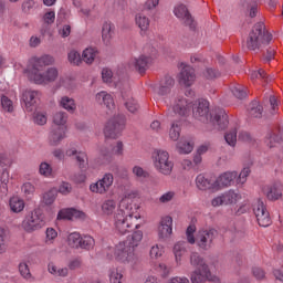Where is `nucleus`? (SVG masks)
Instances as JSON below:
<instances>
[{
  "label": "nucleus",
  "mask_w": 283,
  "mask_h": 283,
  "mask_svg": "<svg viewBox=\"0 0 283 283\" xmlns=\"http://www.w3.org/2000/svg\"><path fill=\"white\" fill-rule=\"evenodd\" d=\"M169 116H187L192 109V116L200 123H208L212 129H226L229 125V115L224 111H216L209 114V101L198 99L195 103L185 97H175L174 102H167Z\"/></svg>",
  "instance_id": "f257e3e1"
},
{
  "label": "nucleus",
  "mask_w": 283,
  "mask_h": 283,
  "mask_svg": "<svg viewBox=\"0 0 283 283\" xmlns=\"http://www.w3.org/2000/svg\"><path fill=\"white\" fill-rule=\"evenodd\" d=\"M140 211V203L138 202V191L132 190L125 192L120 199L116 214L114 216L115 231L119 235H125L135 226V229H140L143 226V216ZM139 222V223H138Z\"/></svg>",
  "instance_id": "f03ea898"
},
{
  "label": "nucleus",
  "mask_w": 283,
  "mask_h": 283,
  "mask_svg": "<svg viewBox=\"0 0 283 283\" xmlns=\"http://www.w3.org/2000/svg\"><path fill=\"white\" fill-rule=\"evenodd\" d=\"M54 63L55 60L52 55L34 56L29 61L24 72L28 78L35 83V85H50V83H54L59 78V69L55 66L48 67L54 65ZM44 67L48 69L43 71Z\"/></svg>",
  "instance_id": "7ed1b4c3"
},
{
  "label": "nucleus",
  "mask_w": 283,
  "mask_h": 283,
  "mask_svg": "<svg viewBox=\"0 0 283 283\" xmlns=\"http://www.w3.org/2000/svg\"><path fill=\"white\" fill-rule=\"evenodd\" d=\"M104 255L107 260H115L118 264H124V266H130L132 269L138 264V254L123 241L114 247H106Z\"/></svg>",
  "instance_id": "20e7f679"
},
{
  "label": "nucleus",
  "mask_w": 283,
  "mask_h": 283,
  "mask_svg": "<svg viewBox=\"0 0 283 283\" xmlns=\"http://www.w3.org/2000/svg\"><path fill=\"white\" fill-rule=\"evenodd\" d=\"M273 41V35L266 32L264 24L258 23L253 27L247 40V48L252 52L266 48Z\"/></svg>",
  "instance_id": "39448f33"
},
{
  "label": "nucleus",
  "mask_w": 283,
  "mask_h": 283,
  "mask_svg": "<svg viewBox=\"0 0 283 283\" xmlns=\"http://www.w3.org/2000/svg\"><path fill=\"white\" fill-rule=\"evenodd\" d=\"M21 227L25 233H34L45 227V214L39 209L29 212L22 220Z\"/></svg>",
  "instance_id": "423d86ee"
},
{
  "label": "nucleus",
  "mask_w": 283,
  "mask_h": 283,
  "mask_svg": "<svg viewBox=\"0 0 283 283\" xmlns=\"http://www.w3.org/2000/svg\"><path fill=\"white\" fill-rule=\"evenodd\" d=\"M153 165L156 171L163 176H171L174 171V161L169 159V153L167 150H156L153 154Z\"/></svg>",
  "instance_id": "0eeeda50"
},
{
  "label": "nucleus",
  "mask_w": 283,
  "mask_h": 283,
  "mask_svg": "<svg viewBox=\"0 0 283 283\" xmlns=\"http://www.w3.org/2000/svg\"><path fill=\"white\" fill-rule=\"evenodd\" d=\"M113 185L114 175L112 172H105L99 179L90 185V191L98 196H105V193L112 189Z\"/></svg>",
  "instance_id": "6e6552de"
},
{
  "label": "nucleus",
  "mask_w": 283,
  "mask_h": 283,
  "mask_svg": "<svg viewBox=\"0 0 283 283\" xmlns=\"http://www.w3.org/2000/svg\"><path fill=\"white\" fill-rule=\"evenodd\" d=\"M218 235V231L216 229H202L199 230L197 237L195 239V244L202 249V251H209L211 247H213V240Z\"/></svg>",
  "instance_id": "1a4fd4ad"
},
{
  "label": "nucleus",
  "mask_w": 283,
  "mask_h": 283,
  "mask_svg": "<svg viewBox=\"0 0 283 283\" xmlns=\"http://www.w3.org/2000/svg\"><path fill=\"white\" fill-rule=\"evenodd\" d=\"M123 129H125V118L123 116L113 117L105 125V138H118Z\"/></svg>",
  "instance_id": "9d476101"
},
{
  "label": "nucleus",
  "mask_w": 283,
  "mask_h": 283,
  "mask_svg": "<svg viewBox=\"0 0 283 283\" xmlns=\"http://www.w3.org/2000/svg\"><path fill=\"white\" fill-rule=\"evenodd\" d=\"M253 213L260 227H271V217L262 199H256L253 202Z\"/></svg>",
  "instance_id": "9b49d317"
},
{
  "label": "nucleus",
  "mask_w": 283,
  "mask_h": 283,
  "mask_svg": "<svg viewBox=\"0 0 283 283\" xmlns=\"http://www.w3.org/2000/svg\"><path fill=\"white\" fill-rule=\"evenodd\" d=\"M40 98L41 93H39V91H24L21 95V104L23 109L25 112H34Z\"/></svg>",
  "instance_id": "f8f14e48"
},
{
  "label": "nucleus",
  "mask_w": 283,
  "mask_h": 283,
  "mask_svg": "<svg viewBox=\"0 0 283 283\" xmlns=\"http://www.w3.org/2000/svg\"><path fill=\"white\" fill-rule=\"evenodd\" d=\"M174 233V219L170 216H165L160 219L157 228V235L161 242L169 240Z\"/></svg>",
  "instance_id": "ddd939ff"
},
{
  "label": "nucleus",
  "mask_w": 283,
  "mask_h": 283,
  "mask_svg": "<svg viewBox=\"0 0 283 283\" xmlns=\"http://www.w3.org/2000/svg\"><path fill=\"white\" fill-rule=\"evenodd\" d=\"M180 67L181 70L177 75L180 85H185V87H191V85L196 83V70L185 63H181Z\"/></svg>",
  "instance_id": "4468645a"
},
{
  "label": "nucleus",
  "mask_w": 283,
  "mask_h": 283,
  "mask_svg": "<svg viewBox=\"0 0 283 283\" xmlns=\"http://www.w3.org/2000/svg\"><path fill=\"white\" fill-rule=\"evenodd\" d=\"M65 138H67V128L55 126L49 133V145L51 147H59Z\"/></svg>",
  "instance_id": "2eb2a0df"
},
{
  "label": "nucleus",
  "mask_w": 283,
  "mask_h": 283,
  "mask_svg": "<svg viewBox=\"0 0 283 283\" xmlns=\"http://www.w3.org/2000/svg\"><path fill=\"white\" fill-rule=\"evenodd\" d=\"M238 178V171H226L221 174L216 180L214 186L217 189H223L224 187H232V185H235V180Z\"/></svg>",
  "instance_id": "dca6fc26"
},
{
  "label": "nucleus",
  "mask_w": 283,
  "mask_h": 283,
  "mask_svg": "<svg viewBox=\"0 0 283 283\" xmlns=\"http://www.w3.org/2000/svg\"><path fill=\"white\" fill-rule=\"evenodd\" d=\"M95 103L102 105L108 109V112H114L116 109V104L114 103V95L107 91H101L95 94Z\"/></svg>",
  "instance_id": "f3484780"
},
{
  "label": "nucleus",
  "mask_w": 283,
  "mask_h": 283,
  "mask_svg": "<svg viewBox=\"0 0 283 283\" xmlns=\"http://www.w3.org/2000/svg\"><path fill=\"white\" fill-rule=\"evenodd\" d=\"M218 282L217 276H211V270H195L190 274L191 283Z\"/></svg>",
  "instance_id": "a211bd4d"
},
{
  "label": "nucleus",
  "mask_w": 283,
  "mask_h": 283,
  "mask_svg": "<svg viewBox=\"0 0 283 283\" xmlns=\"http://www.w3.org/2000/svg\"><path fill=\"white\" fill-rule=\"evenodd\" d=\"M151 63V56L139 55L138 57H134L128 62L130 70H136L140 74L147 72V67Z\"/></svg>",
  "instance_id": "6ab92c4d"
},
{
  "label": "nucleus",
  "mask_w": 283,
  "mask_h": 283,
  "mask_svg": "<svg viewBox=\"0 0 283 283\" xmlns=\"http://www.w3.org/2000/svg\"><path fill=\"white\" fill-rule=\"evenodd\" d=\"M102 81L108 84L114 83L115 87L119 88L123 87V85H127V80H125V77H116V75H114V73L109 69L102 70Z\"/></svg>",
  "instance_id": "aec40b11"
},
{
  "label": "nucleus",
  "mask_w": 283,
  "mask_h": 283,
  "mask_svg": "<svg viewBox=\"0 0 283 283\" xmlns=\"http://www.w3.org/2000/svg\"><path fill=\"white\" fill-rule=\"evenodd\" d=\"M262 191L268 200H280V198H282V184L275 182L264 186Z\"/></svg>",
  "instance_id": "412c9836"
},
{
  "label": "nucleus",
  "mask_w": 283,
  "mask_h": 283,
  "mask_svg": "<svg viewBox=\"0 0 283 283\" xmlns=\"http://www.w3.org/2000/svg\"><path fill=\"white\" fill-rule=\"evenodd\" d=\"M174 14L175 17H177V19H179V21H182L185 25H189V28H191L193 23V18H191V14H189V10L186 6L178 4L177 7H175Z\"/></svg>",
  "instance_id": "4be33fe9"
},
{
  "label": "nucleus",
  "mask_w": 283,
  "mask_h": 283,
  "mask_svg": "<svg viewBox=\"0 0 283 283\" xmlns=\"http://www.w3.org/2000/svg\"><path fill=\"white\" fill-rule=\"evenodd\" d=\"M174 77L167 75L160 80L159 84L155 87V92H157L159 96H167V94L171 92V87H174Z\"/></svg>",
  "instance_id": "5701e85b"
},
{
  "label": "nucleus",
  "mask_w": 283,
  "mask_h": 283,
  "mask_svg": "<svg viewBox=\"0 0 283 283\" xmlns=\"http://www.w3.org/2000/svg\"><path fill=\"white\" fill-rule=\"evenodd\" d=\"M195 184L199 191H209V189H217L216 181H212L210 178L205 176L203 174H199L196 179Z\"/></svg>",
  "instance_id": "b1692460"
},
{
  "label": "nucleus",
  "mask_w": 283,
  "mask_h": 283,
  "mask_svg": "<svg viewBox=\"0 0 283 283\" xmlns=\"http://www.w3.org/2000/svg\"><path fill=\"white\" fill-rule=\"evenodd\" d=\"M76 218H85V212L74 208H66L57 213V220H74Z\"/></svg>",
  "instance_id": "393cba45"
},
{
  "label": "nucleus",
  "mask_w": 283,
  "mask_h": 283,
  "mask_svg": "<svg viewBox=\"0 0 283 283\" xmlns=\"http://www.w3.org/2000/svg\"><path fill=\"white\" fill-rule=\"evenodd\" d=\"M116 34V27L112 22H105L102 27V41L105 45L112 43Z\"/></svg>",
  "instance_id": "a878e982"
},
{
  "label": "nucleus",
  "mask_w": 283,
  "mask_h": 283,
  "mask_svg": "<svg viewBox=\"0 0 283 283\" xmlns=\"http://www.w3.org/2000/svg\"><path fill=\"white\" fill-rule=\"evenodd\" d=\"M122 242L136 252V249H138L140 242H143V231L137 230L133 232L132 235H128L127 239Z\"/></svg>",
  "instance_id": "bb28decb"
},
{
  "label": "nucleus",
  "mask_w": 283,
  "mask_h": 283,
  "mask_svg": "<svg viewBox=\"0 0 283 283\" xmlns=\"http://www.w3.org/2000/svg\"><path fill=\"white\" fill-rule=\"evenodd\" d=\"M9 209L11 213H22L25 209V200L19 196H13L9 199Z\"/></svg>",
  "instance_id": "cd10ccee"
},
{
  "label": "nucleus",
  "mask_w": 283,
  "mask_h": 283,
  "mask_svg": "<svg viewBox=\"0 0 283 283\" xmlns=\"http://www.w3.org/2000/svg\"><path fill=\"white\" fill-rule=\"evenodd\" d=\"M190 264L196 269V271H209V265L198 252H192L190 254Z\"/></svg>",
  "instance_id": "c85d7f7f"
},
{
  "label": "nucleus",
  "mask_w": 283,
  "mask_h": 283,
  "mask_svg": "<svg viewBox=\"0 0 283 283\" xmlns=\"http://www.w3.org/2000/svg\"><path fill=\"white\" fill-rule=\"evenodd\" d=\"M135 23L140 30V35L145 36V34H147V30H149V23H151V21L147 15H145V13H137L135 15Z\"/></svg>",
  "instance_id": "c756f323"
},
{
  "label": "nucleus",
  "mask_w": 283,
  "mask_h": 283,
  "mask_svg": "<svg viewBox=\"0 0 283 283\" xmlns=\"http://www.w3.org/2000/svg\"><path fill=\"white\" fill-rule=\"evenodd\" d=\"M176 264L182 262V256L187 253V243L185 241H178L172 248Z\"/></svg>",
  "instance_id": "7c9ffc66"
},
{
  "label": "nucleus",
  "mask_w": 283,
  "mask_h": 283,
  "mask_svg": "<svg viewBox=\"0 0 283 283\" xmlns=\"http://www.w3.org/2000/svg\"><path fill=\"white\" fill-rule=\"evenodd\" d=\"M59 105L62 109L69 112V114H74V112H76V102L67 95H64L59 99Z\"/></svg>",
  "instance_id": "2f4dec72"
},
{
  "label": "nucleus",
  "mask_w": 283,
  "mask_h": 283,
  "mask_svg": "<svg viewBox=\"0 0 283 283\" xmlns=\"http://www.w3.org/2000/svg\"><path fill=\"white\" fill-rule=\"evenodd\" d=\"M109 283H125V272L120 268H111L108 270Z\"/></svg>",
  "instance_id": "473e14b6"
},
{
  "label": "nucleus",
  "mask_w": 283,
  "mask_h": 283,
  "mask_svg": "<svg viewBox=\"0 0 283 283\" xmlns=\"http://www.w3.org/2000/svg\"><path fill=\"white\" fill-rule=\"evenodd\" d=\"M8 182H10V171L3 169L0 176V198L8 196Z\"/></svg>",
  "instance_id": "72a5a7b5"
},
{
  "label": "nucleus",
  "mask_w": 283,
  "mask_h": 283,
  "mask_svg": "<svg viewBox=\"0 0 283 283\" xmlns=\"http://www.w3.org/2000/svg\"><path fill=\"white\" fill-rule=\"evenodd\" d=\"M222 196L226 205H235L239 200H242V195L233 189L223 192Z\"/></svg>",
  "instance_id": "f704fd0d"
},
{
  "label": "nucleus",
  "mask_w": 283,
  "mask_h": 283,
  "mask_svg": "<svg viewBox=\"0 0 283 283\" xmlns=\"http://www.w3.org/2000/svg\"><path fill=\"white\" fill-rule=\"evenodd\" d=\"M56 86L64 87V90L73 92V90H76V81L72 76L60 77V80L56 83Z\"/></svg>",
  "instance_id": "c9c22d12"
},
{
  "label": "nucleus",
  "mask_w": 283,
  "mask_h": 283,
  "mask_svg": "<svg viewBox=\"0 0 283 283\" xmlns=\"http://www.w3.org/2000/svg\"><path fill=\"white\" fill-rule=\"evenodd\" d=\"M101 211L104 216H114V211H116V200H104L101 206Z\"/></svg>",
  "instance_id": "e433bc0d"
},
{
  "label": "nucleus",
  "mask_w": 283,
  "mask_h": 283,
  "mask_svg": "<svg viewBox=\"0 0 283 283\" xmlns=\"http://www.w3.org/2000/svg\"><path fill=\"white\" fill-rule=\"evenodd\" d=\"M96 54H98L96 49L86 48L82 53V61H84V63L87 65H92V63H94V59H96Z\"/></svg>",
  "instance_id": "4c0bfd02"
},
{
  "label": "nucleus",
  "mask_w": 283,
  "mask_h": 283,
  "mask_svg": "<svg viewBox=\"0 0 283 283\" xmlns=\"http://www.w3.org/2000/svg\"><path fill=\"white\" fill-rule=\"evenodd\" d=\"M38 171L43 178H52V176H54V168H52V165L48 161L40 163Z\"/></svg>",
  "instance_id": "58836bf2"
},
{
  "label": "nucleus",
  "mask_w": 283,
  "mask_h": 283,
  "mask_svg": "<svg viewBox=\"0 0 283 283\" xmlns=\"http://www.w3.org/2000/svg\"><path fill=\"white\" fill-rule=\"evenodd\" d=\"M66 242L71 249H81V233L78 232L70 233L67 235Z\"/></svg>",
  "instance_id": "ea45409f"
},
{
  "label": "nucleus",
  "mask_w": 283,
  "mask_h": 283,
  "mask_svg": "<svg viewBox=\"0 0 283 283\" xmlns=\"http://www.w3.org/2000/svg\"><path fill=\"white\" fill-rule=\"evenodd\" d=\"M165 255V247L163 244H154L149 250L150 260H160Z\"/></svg>",
  "instance_id": "a19ab883"
},
{
  "label": "nucleus",
  "mask_w": 283,
  "mask_h": 283,
  "mask_svg": "<svg viewBox=\"0 0 283 283\" xmlns=\"http://www.w3.org/2000/svg\"><path fill=\"white\" fill-rule=\"evenodd\" d=\"M56 238H59V232L54 228H46L44 243L46 247H52L54 242H56Z\"/></svg>",
  "instance_id": "79ce46f5"
},
{
  "label": "nucleus",
  "mask_w": 283,
  "mask_h": 283,
  "mask_svg": "<svg viewBox=\"0 0 283 283\" xmlns=\"http://www.w3.org/2000/svg\"><path fill=\"white\" fill-rule=\"evenodd\" d=\"M19 273L27 282H34V276L30 272V266L25 262L19 264Z\"/></svg>",
  "instance_id": "37998d69"
},
{
  "label": "nucleus",
  "mask_w": 283,
  "mask_h": 283,
  "mask_svg": "<svg viewBox=\"0 0 283 283\" xmlns=\"http://www.w3.org/2000/svg\"><path fill=\"white\" fill-rule=\"evenodd\" d=\"M95 245L96 241L92 238V235L81 237L80 249H84L85 251H92Z\"/></svg>",
  "instance_id": "c03bdc74"
},
{
  "label": "nucleus",
  "mask_w": 283,
  "mask_h": 283,
  "mask_svg": "<svg viewBox=\"0 0 283 283\" xmlns=\"http://www.w3.org/2000/svg\"><path fill=\"white\" fill-rule=\"evenodd\" d=\"M249 176H251V168L244 167L237 176L235 182L238 187H244V185H247Z\"/></svg>",
  "instance_id": "a18cd8bd"
},
{
  "label": "nucleus",
  "mask_w": 283,
  "mask_h": 283,
  "mask_svg": "<svg viewBox=\"0 0 283 283\" xmlns=\"http://www.w3.org/2000/svg\"><path fill=\"white\" fill-rule=\"evenodd\" d=\"M176 148L180 154H191L193 151V144L181 139L177 143Z\"/></svg>",
  "instance_id": "49530a36"
},
{
  "label": "nucleus",
  "mask_w": 283,
  "mask_h": 283,
  "mask_svg": "<svg viewBox=\"0 0 283 283\" xmlns=\"http://www.w3.org/2000/svg\"><path fill=\"white\" fill-rule=\"evenodd\" d=\"M57 191L56 189L52 188L51 190L44 192L42 202L46 205V207H50L54 205L56 200Z\"/></svg>",
  "instance_id": "de8ad7c7"
},
{
  "label": "nucleus",
  "mask_w": 283,
  "mask_h": 283,
  "mask_svg": "<svg viewBox=\"0 0 283 283\" xmlns=\"http://www.w3.org/2000/svg\"><path fill=\"white\" fill-rule=\"evenodd\" d=\"M221 73L214 67H206L201 74L207 81H213L220 78Z\"/></svg>",
  "instance_id": "09e8293b"
},
{
  "label": "nucleus",
  "mask_w": 283,
  "mask_h": 283,
  "mask_svg": "<svg viewBox=\"0 0 283 283\" xmlns=\"http://www.w3.org/2000/svg\"><path fill=\"white\" fill-rule=\"evenodd\" d=\"M176 200V192L174 190H168L163 192L161 196L158 198L159 205H169Z\"/></svg>",
  "instance_id": "8fccbe9b"
},
{
  "label": "nucleus",
  "mask_w": 283,
  "mask_h": 283,
  "mask_svg": "<svg viewBox=\"0 0 283 283\" xmlns=\"http://www.w3.org/2000/svg\"><path fill=\"white\" fill-rule=\"evenodd\" d=\"M263 108L260 102H252L249 107V114L253 118H261L262 117Z\"/></svg>",
  "instance_id": "3c124183"
},
{
  "label": "nucleus",
  "mask_w": 283,
  "mask_h": 283,
  "mask_svg": "<svg viewBox=\"0 0 283 283\" xmlns=\"http://www.w3.org/2000/svg\"><path fill=\"white\" fill-rule=\"evenodd\" d=\"M0 101H1V107L4 112H8L9 114H12L14 112V102H12V99H10L6 95H2Z\"/></svg>",
  "instance_id": "603ef678"
},
{
  "label": "nucleus",
  "mask_w": 283,
  "mask_h": 283,
  "mask_svg": "<svg viewBox=\"0 0 283 283\" xmlns=\"http://www.w3.org/2000/svg\"><path fill=\"white\" fill-rule=\"evenodd\" d=\"M54 125L57 127H65L64 125L67 123V113L65 112H57L53 116Z\"/></svg>",
  "instance_id": "864d4df0"
},
{
  "label": "nucleus",
  "mask_w": 283,
  "mask_h": 283,
  "mask_svg": "<svg viewBox=\"0 0 283 283\" xmlns=\"http://www.w3.org/2000/svg\"><path fill=\"white\" fill-rule=\"evenodd\" d=\"M67 60L71 65H81V63H83V57H81V53L76 50H71L69 52Z\"/></svg>",
  "instance_id": "5fc2aeb1"
},
{
  "label": "nucleus",
  "mask_w": 283,
  "mask_h": 283,
  "mask_svg": "<svg viewBox=\"0 0 283 283\" xmlns=\"http://www.w3.org/2000/svg\"><path fill=\"white\" fill-rule=\"evenodd\" d=\"M224 140L230 147H235L238 143V130L234 128L226 133Z\"/></svg>",
  "instance_id": "6e6d98bb"
},
{
  "label": "nucleus",
  "mask_w": 283,
  "mask_h": 283,
  "mask_svg": "<svg viewBox=\"0 0 283 283\" xmlns=\"http://www.w3.org/2000/svg\"><path fill=\"white\" fill-rule=\"evenodd\" d=\"M231 92H232L233 96H235V98H239V99L247 98V96H248L247 87H244L240 84L233 86L231 88Z\"/></svg>",
  "instance_id": "4d7b16f0"
},
{
  "label": "nucleus",
  "mask_w": 283,
  "mask_h": 283,
  "mask_svg": "<svg viewBox=\"0 0 283 283\" xmlns=\"http://www.w3.org/2000/svg\"><path fill=\"white\" fill-rule=\"evenodd\" d=\"M132 171L137 180H145V178H149V172L140 166H134Z\"/></svg>",
  "instance_id": "13d9d810"
},
{
  "label": "nucleus",
  "mask_w": 283,
  "mask_h": 283,
  "mask_svg": "<svg viewBox=\"0 0 283 283\" xmlns=\"http://www.w3.org/2000/svg\"><path fill=\"white\" fill-rule=\"evenodd\" d=\"M252 81H255V78H261L266 81V83L273 81V76H268L266 72L262 69H260L259 71H252L250 74Z\"/></svg>",
  "instance_id": "bf43d9fd"
},
{
  "label": "nucleus",
  "mask_w": 283,
  "mask_h": 283,
  "mask_svg": "<svg viewBox=\"0 0 283 283\" xmlns=\"http://www.w3.org/2000/svg\"><path fill=\"white\" fill-rule=\"evenodd\" d=\"M124 103L125 107L132 114H135V112H138V103L134 97H125L124 96Z\"/></svg>",
  "instance_id": "052dcab7"
},
{
  "label": "nucleus",
  "mask_w": 283,
  "mask_h": 283,
  "mask_svg": "<svg viewBox=\"0 0 283 283\" xmlns=\"http://www.w3.org/2000/svg\"><path fill=\"white\" fill-rule=\"evenodd\" d=\"M75 158H76V161H77V165H78L80 169H86L87 168V163H88L87 153H85L83 150H80Z\"/></svg>",
  "instance_id": "680f3d73"
},
{
  "label": "nucleus",
  "mask_w": 283,
  "mask_h": 283,
  "mask_svg": "<svg viewBox=\"0 0 283 283\" xmlns=\"http://www.w3.org/2000/svg\"><path fill=\"white\" fill-rule=\"evenodd\" d=\"M169 138L174 143H176V140H178V138H180V125H178V123L171 124V127L169 129Z\"/></svg>",
  "instance_id": "e2e57ef3"
},
{
  "label": "nucleus",
  "mask_w": 283,
  "mask_h": 283,
  "mask_svg": "<svg viewBox=\"0 0 283 283\" xmlns=\"http://www.w3.org/2000/svg\"><path fill=\"white\" fill-rule=\"evenodd\" d=\"M56 191L62 196H70V193H72V184L67 181H62Z\"/></svg>",
  "instance_id": "0e129e2a"
},
{
  "label": "nucleus",
  "mask_w": 283,
  "mask_h": 283,
  "mask_svg": "<svg viewBox=\"0 0 283 283\" xmlns=\"http://www.w3.org/2000/svg\"><path fill=\"white\" fill-rule=\"evenodd\" d=\"M21 191L22 193H24V196H34V191H36V188L34 187V185L30 181H27L22 185L21 187Z\"/></svg>",
  "instance_id": "69168bd1"
},
{
  "label": "nucleus",
  "mask_w": 283,
  "mask_h": 283,
  "mask_svg": "<svg viewBox=\"0 0 283 283\" xmlns=\"http://www.w3.org/2000/svg\"><path fill=\"white\" fill-rule=\"evenodd\" d=\"M196 233V226H189L186 230V237L189 244H196V237L193 235Z\"/></svg>",
  "instance_id": "338daca9"
},
{
  "label": "nucleus",
  "mask_w": 283,
  "mask_h": 283,
  "mask_svg": "<svg viewBox=\"0 0 283 283\" xmlns=\"http://www.w3.org/2000/svg\"><path fill=\"white\" fill-rule=\"evenodd\" d=\"M167 283H191L187 276H172Z\"/></svg>",
  "instance_id": "774afa93"
}]
</instances>
